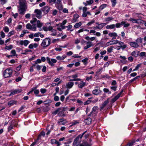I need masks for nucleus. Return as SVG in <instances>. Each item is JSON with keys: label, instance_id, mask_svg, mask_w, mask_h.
Instances as JSON below:
<instances>
[{"label": "nucleus", "instance_id": "1", "mask_svg": "<svg viewBox=\"0 0 146 146\" xmlns=\"http://www.w3.org/2000/svg\"><path fill=\"white\" fill-rule=\"evenodd\" d=\"M67 109V107L59 108L53 112L52 114L53 115H56L58 113V116L64 117L66 116V114L64 113Z\"/></svg>", "mask_w": 146, "mask_h": 146}, {"label": "nucleus", "instance_id": "2", "mask_svg": "<svg viewBox=\"0 0 146 146\" xmlns=\"http://www.w3.org/2000/svg\"><path fill=\"white\" fill-rule=\"evenodd\" d=\"M51 39L50 38H46L44 39L41 44V46L43 48L46 47L48 46L50 44Z\"/></svg>", "mask_w": 146, "mask_h": 146}, {"label": "nucleus", "instance_id": "3", "mask_svg": "<svg viewBox=\"0 0 146 146\" xmlns=\"http://www.w3.org/2000/svg\"><path fill=\"white\" fill-rule=\"evenodd\" d=\"M18 11L20 14L24 15L25 14V11H26L25 5V3H21L20 4Z\"/></svg>", "mask_w": 146, "mask_h": 146}, {"label": "nucleus", "instance_id": "4", "mask_svg": "<svg viewBox=\"0 0 146 146\" xmlns=\"http://www.w3.org/2000/svg\"><path fill=\"white\" fill-rule=\"evenodd\" d=\"M12 70L9 68L6 69L3 72V76L5 78H7L11 76Z\"/></svg>", "mask_w": 146, "mask_h": 146}, {"label": "nucleus", "instance_id": "5", "mask_svg": "<svg viewBox=\"0 0 146 146\" xmlns=\"http://www.w3.org/2000/svg\"><path fill=\"white\" fill-rule=\"evenodd\" d=\"M50 8H51L48 6H46L42 8L41 9V10L44 12L45 14H46L49 12Z\"/></svg>", "mask_w": 146, "mask_h": 146}, {"label": "nucleus", "instance_id": "6", "mask_svg": "<svg viewBox=\"0 0 146 146\" xmlns=\"http://www.w3.org/2000/svg\"><path fill=\"white\" fill-rule=\"evenodd\" d=\"M41 10L38 9H35L34 12L36 13V16L38 18L40 19L41 18V15L42 14Z\"/></svg>", "mask_w": 146, "mask_h": 146}, {"label": "nucleus", "instance_id": "7", "mask_svg": "<svg viewBox=\"0 0 146 146\" xmlns=\"http://www.w3.org/2000/svg\"><path fill=\"white\" fill-rule=\"evenodd\" d=\"M109 102V98H108L105 101L102 105L100 108V110H102L104 107H105Z\"/></svg>", "mask_w": 146, "mask_h": 146}, {"label": "nucleus", "instance_id": "8", "mask_svg": "<svg viewBox=\"0 0 146 146\" xmlns=\"http://www.w3.org/2000/svg\"><path fill=\"white\" fill-rule=\"evenodd\" d=\"M29 41L27 40H21L20 42V44L21 45H24L25 46H27L29 43Z\"/></svg>", "mask_w": 146, "mask_h": 146}, {"label": "nucleus", "instance_id": "9", "mask_svg": "<svg viewBox=\"0 0 146 146\" xmlns=\"http://www.w3.org/2000/svg\"><path fill=\"white\" fill-rule=\"evenodd\" d=\"M79 15L77 14H76L74 15L73 18L72 19V23H75L77 21V19L79 17Z\"/></svg>", "mask_w": 146, "mask_h": 146}, {"label": "nucleus", "instance_id": "10", "mask_svg": "<svg viewBox=\"0 0 146 146\" xmlns=\"http://www.w3.org/2000/svg\"><path fill=\"white\" fill-rule=\"evenodd\" d=\"M118 43L119 45V47H120V48H122V49L123 50L125 48L127 47L126 45L124 44L123 42H122L120 41Z\"/></svg>", "mask_w": 146, "mask_h": 146}, {"label": "nucleus", "instance_id": "11", "mask_svg": "<svg viewBox=\"0 0 146 146\" xmlns=\"http://www.w3.org/2000/svg\"><path fill=\"white\" fill-rule=\"evenodd\" d=\"M130 45L131 47L135 48H137L139 46V45L137 43L133 42H130Z\"/></svg>", "mask_w": 146, "mask_h": 146}, {"label": "nucleus", "instance_id": "12", "mask_svg": "<svg viewBox=\"0 0 146 146\" xmlns=\"http://www.w3.org/2000/svg\"><path fill=\"white\" fill-rule=\"evenodd\" d=\"M46 61L50 65L52 66H54V64L51 62L50 58L49 57H48L46 58Z\"/></svg>", "mask_w": 146, "mask_h": 146}, {"label": "nucleus", "instance_id": "13", "mask_svg": "<svg viewBox=\"0 0 146 146\" xmlns=\"http://www.w3.org/2000/svg\"><path fill=\"white\" fill-rule=\"evenodd\" d=\"M120 96L119 94H118L117 95L115 96L114 98L111 100V103H113L116 101L120 97Z\"/></svg>", "mask_w": 146, "mask_h": 146}, {"label": "nucleus", "instance_id": "14", "mask_svg": "<svg viewBox=\"0 0 146 146\" xmlns=\"http://www.w3.org/2000/svg\"><path fill=\"white\" fill-rule=\"evenodd\" d=\"M120 96L119 94H118L117 95L115 96L114 98L111 100V103H113L116 101L120 97Z\"/></svg>", "mask_w": 146, "mask_h": 146}, {"label": "nucleus", "instance_id": "15", "mask_svg": "<svg viewBox=\"0 0 146 146\" xmlns=\"http://www.w3.org/2000/svg\"><path fill=\"white\" fill-rule=\"evenodd\" d=\"M120 96L119 94H118L117 95L115 96L114 98L111 100V103H113L116 101L120 97Z\"/></svg>", "mask_w": 146, "mask_h": 146}, {"label": "nucleus", "instance_id": "16", "mask_svg": "<svg viewBox=\"0 0 146 146\" xmlns=\"http://www.w3.org/2000/svg\"><path fill=\"white\" fill-rule=\"evenodd\" d=\"M74 83L72 82H69L66 85L67 88H71L73 86Z\"/></svg>", "mask_w": 146, "mask_h": 146}, {"label": "nucleus", "instance_id": "17", "mask_svg": "<svg viewBox=\"0 0 146 146\" xmlns=\"http://www.w3.org/2000/svg\"><path fill=\"white\" fill-rule=\"evenodd\" d=\"M17 102L14 100H11L9 101L8 103V105L10 106L16 104Z\"/></svg>", "mask_w": 146, "mask_h": 146}, {"label": "nucleus", "instance_id": "18", "mask_svg": "<svg viewBox=\"0 0 146 146\" xmlns=\"http://www.w3.org/2000/svg\"><path fill=\"white\" fill-rule=\"evenodd\" d=\"M100 91H99L98 89H95L92 91V93L93 94L97 95L100 93Z\"/></svg>", "mask_w": 146, "mask_h": 146}, {"label": "nucleus", "instance_id": "19", "mask_svg": "<svg viewBox=\"0 0 146 146\" xmlns=\"http://www.w3.org/2000/svg\"><path fill=\"white\" fill-rule=\"evenodd\" d=\"M131 55L135 57H137L139 55V52H136L135 51H133L131 53Z\"/></svg>", "mask_w": 146, "mask_h": 146}, {"label": "nucleus", "instance_id": "20", "mask_svg": "<svg viewBox=\"0 0 146 146\" xmlns=\"http://www.w3.org/2000/svg\"><path fill=\"white\" fill-rule=\"evenodd\" d=\"M91 119L90 118H88L85 120V122L87 124H89L91 122Z\"/></svg>", "mask_w": 146, "mask_h": 146}, {"label": "nucleus", "instance_id": "21", "mask_svg": "<svg viewBox=\"0 0 146 146\" xmlns=\"http://www.w3.org/2000/svg\"><path fill=\"white\" fill-rule=\"evenodd\" d=\"M115 27V25L114 24L111 25H108L106 26V28L107 29H113Z\"/></svg>", "mask_w": 146, "mask_h": 146}, {"label": "nucleus", "instance_id": "22", "mask_svg": "<svg viewBox=\"0 0 146 146\" xmlns=\"http://www.w3.org/2000/svg\"><path fill=\"white\" fill-rule=\"evenodd\" d=\"M79 122L76 120H74L71 123V125H70V127L73 126L75 125L79 124Z\"/></svg>", "mask_w": 146, "mask_h": 146}, {"label": "nucleus", "instance_id": "23", "mask_svg": "<svg viewBox=\"0 0 146 146\" xmlns=\"http://www.w3.org/2000/svg\"><path fill=\"white\" fill-rule=\"evenodd\" d=\"M45 133L43 131L41 132L40 134L38 136V137L37 138V140H38L39 139H40V137H41V136H44L45 135Z\"/></svg>", "mask_w": 146, "mask_h": 146}, {"label": "nucleus", "instance_id": "24", "mask_svg": "<svg viewBox=\"0 0 146 146\" xmlns=\"http://www.w3.org/2000/svg\"><path fill=\"white\" fill-rule=\"evenodd\" d=\"M82 83L79 84L78 85V87L79 88H82L83 87L85 86L86 83L85 82H82Z\"/></svg>", "mask_w": 146, "mask_h": 146}, {"label": "nucleus", "instance_id": "25", "mask_svg": "<svg viewBox=\"0 0 146 146\" xmlns=\"http://www.w3.org/2000/svg\"><path fill=\"white\" fill-rule=\"evenodd\" d=\"M82 23L81 22L76 23L74 26V27L76 28H77L81 26Z\"/></svg>", "mask_w": 146, "mask_h": 146}, {"label": "nucleus", "instance_id": "26", "mask_svg": "<svg viewBox=\"0 0 146 146\" xmlns=\"http://www.w3.org/2000/svg\"><path fill=\"white\" fill-rule=\"evenodd\" d=\"M36 24L37 27L39 28L41 27L42 25V23H41L40 21L39 20L37 21Z\"/></svg>", "mask_w": 146, "mask_h": 146}, {"label": "nucleus", "instance_id": "27", "mask_svg": "<svg viewBox=\"0 0 146 146\" xmlns=\"http://www.w3.org/2000/svg\"><path fill=\"white\" fill-rule=\"evenodd\" d=\"M114 48V47L113 46H111L110 47H108L107 48V52L109 53H110L113 50V49Z\"/></svg>", "mask_w": 146, "mask_h": 146}, {"label": "nucleus", "instance_id": "28", "mask_svg": "<svg viewBox=\"0 0 146 146\" xmlns=\"http://www.w3.org/2000/svg\"><path fill=\"white\" fill-rule=\"evenodd\" d=\"M124 24V21H123L121 22L120 23H116L115 25L116 27L117 28H118L120 27L121 25H122Z\"/></svg>", "mask_w": 146, "mask_h": 146}, {"label": "nucleus", "instance_id": "29", "mask_svg": "<svg viewBox=\"0 0 146 146\" xmlns=\"http://www.w3.org/2000/svg\"><path fill=\"white\" fill-rule=\"evenodd\" d=\"M107 6L106 4H103L101 5L99 7V11H101L104 9V8L106 7Z\"/></svg>", "mask_w": 146, "mask_h": 146}, {"label": "nucleus", "instance_id": "30", "mask_svg": "<svg viewBox=\"0 0 146 146\" xmlns=\"http://www.w3.org/2000/svg\"><path fill=\"white\" fill-rule=\"evenodd\" d=\"M108 35L109 36L111 37L115 36H117V33H110Z\"/></svg>", "mask_w": 146, "mask_h": 146}, {"label": "nucleus", "instance_id": "31", "mask_svg": "<svg viewBox=\"0 0 146 146\" xmlns=\"http://www.w3.org/2000/svg\"><path fill=\"white\" fill-rule=\"evenodd\" d=\"M140 77V76H137L135 77L134 78H133L131 80L129 81V82L130 83L132 82L135 81L137 79H138Z\"/></svg>", "mask_w": 146, "mask_h": 146}, {"label": "nucleus", "instance_id": "32", "mask_svg": "<svg viewBox=\"0 0 146 146\" xmlns=\"http://www.w3.org/2000/svg\"><path fill=\"white\" fill-rule=\"evenodd\" d=\"M57 8L60 11L62 10L63 8V6L61 3L60 4L58 5Z\"/></svg>", "mask_w": 146, "mask_h": 146}, {"label": "nucleus", "instance_id": "33", "mask_svg": "<svg viewBox=\"0 0 146 146\" xmlns=\"http://www.w3.org/2000/svg\"><path fill=\"white\" fill-rule=\"evenodd\" d=\"M13 47V46L12 45H10L9 46H6L5 48V49L9 50L11 49Z\"/></svg>", "mask_w": 146, "mask_h": 146}, {"label": "nucleus", "instance_id": "34", "mask_svg": "<svg viewBox=\"0 0 146 146\" xmlns=\"http://www.w3.org/2000/svg\"><path fill=\"white\" fill-rule=\"evenodd\" d=\"M86 44H87L86 46L88 48H89L93 46V45L92 44V42L90 41L87 42Z\"/></svg>", "mask_w": 146, "mask_h": 146}, {"label": "nucleus", "instance_id": "35", "mask_svg": "<svg viewBox=\"0 0 146 146\" xmlns=\"http://www.w3.org/2000/svg\"><path fill=\"white\" fill-rule=\"evenodd\" d=\"M65 121V119L64 118L61 119L59 120L58 121V122L60 123V124H64L63 122Z\"/></svg>", "mask_w": 146, "mask_h": 146}, {"label": "nucleus", "instance_id": "36", "mask_svg": "<svg viewBox=\"0 0 146 146\" xmlns=\"http://www.w3.org/2000/svg\"><path fill=\"white\" fill-rule=\"evenodd\" d=\"M88 60V58H85L84 59L82 60V62H83L85 65L87 63V61Z\"/></svg>", "mask_w": 146, "mask_h": 146}, {"label": "nucleus", "instance_id": "37", "mask_svg": "<svg viewBox=\"0 0 146 146\" xmlns=\"http://www.w3.org/2000/svg\"><path fill=\"white\" fill-rule=\"evenodd\" d=\"M26 27L28 29H31L32 28V26L30 23H28L26 25Z\"/></svg>", "mask_w": 146, "mask_h": 146}, {"label": "nucleus", "instance_id": "38", "mask_svg": "<svg viewBox=\"0 0 146 146\" xmlns=\"http://www.w3.org/2000/svg\"><path fill=\"white\" fill-rule=\"evenodd\" d=\"M104 91L105 93H108V94H110L111 93V92L110 91L109 89L106 88H104L103 90Z\"/></svg>", "mask_w": 146, "mask_h": 146}, {"label": "nucleus", "instance_id": "39", "mask_svg": "<svg viewBox=\"0 0 146 146\" xmlns=\"http://www.w3.org/2000/svg\"><path fill=\"white\" fill-rule=\"evenodd\" d=\"M113 19V18L112 17H108L107 18H106L105 19V21H110L111 20Z\"/></svg>", "mask_w": 146, "mask_h": 146}, {"label": "nucleus", "instance_id": "40", "mask_svg": "<svg viewBox=\"0 0 146 146\" xmlns=\"http://www.w3.org/2000/svg\"><path fill=\"white\" fill-rule=\"evenodd\" d=\"M112 2V6L113 7H114L115 5L116 2V0H111Z\"/></svg>", "mask_w": 146, "mask_h": 146}, {"label": "nucleus", "instance_id": "41", "mask_svg": "<svg viewBox=\"0 0 146 146\" xmlns=\"http://www.w3.org/2000/svg\"><path fill=\"white\" fill-rule=\"evenodd\" d=\"M96 115V112H93L92 113V111L90 112V114L88 115V116L90 117L92 116H95Z\"/></svg>", "mask_w": 146, "mask_h": 146}, {"label": "nucleus", "instance_id": "42", "mask_svg": "<svg viewBox=\"0 0 146 146\" xmlns=\"http://www.w3.org/2000/svg\"><path fill=\"white\" fill-rule=\"evenodd\" d=\"M55 141V143L57 145V146H59L60 145V143L58 141H56L55 139H52L51 141Z\"/></svg>", "mask_w": 146, "mask_h": 146}, {"label": "nucleus", "instance_id": "43", "mask_svg": "<svg viewBox=\"0 0 146 146\" xmlns=\"http://www.w3.org/2000/svg\"><path fill=\"white\" fill-rule=\"evenodd\" d=\"M15 91V93L16 94L19 93L21 92L22 91V90L21 89H17V90H14Z\"/></svg>", "mask_w": 146, "mask_h": 146}, {"label": "nucleus", "instance_id": "44", "mask_svg": "<svg viewBox=\"0 0 146 146\" xmlns=\"http://www.w3.org/2000/svg\"><path fill=\"white\" fill-rule=\"evenodd\" d=\"M93 2V0H89L88 1H86V3H87L88 5H90L92 4Z\"/></svg>", "mask_w": 146, "mask_h": 146}, {"label": "nucleus", "instance_id": "45", "mask_svg": "<svg viewBox=\"0 0 146 146\" xmlns=\"http://www.w3.org/2000/svg\"><path fill=\"white\" fill-rule=\"evenodd\" d=\"M107 23H102L100 24V25H101V26H100V29H101L102 28L104 27L105 26L106 24Z\"/></svg>", "mask_w": 146, "mask_h": 146}, {"label": "nucleus", "instance_id": "46", "mask_svg": "<svg viewBox=\"0 0 146 146\" xmlns=\"http://www.w3.org/2000/svg\"><path fill=\"white\" fill-rule=\"evenodd\" d=\"M14 34V31H10L9 33L8 36L9 37H10L12 35H13Z\"/></svg>", "mask_w": 146, "mask_h": 146}, {"label": "nucleus", "instance_id": "47", "mask_svg": "<svg viewBox=\"0 0 146 146\" xmlns=\"http://www.w3.org/2000/svg\"><path fill=\"white\" fill-rule=\"evenodd\" d=\"M56 0H47V1L50 3H56Z\"/></svg>", "mask_w": 146, "mask_h": 146}, {"label": "nucleus", "instance_id": "48", "mask_svg": "<svg viewBox=\"0 0 146 146\" xmlns=\"http://www.w3.org/2000/svg\"><path fill=\"white\" fill-rule=\"evenodd\" d=\"M117 88V86H113L111 87L110 88L111 89L114 90V91H115L116 90Z\"/></svg>", "mask_w": 146, "mask_h": 146}, {"label": "nucleus", "instance_id": "49", "mask_svg": "<svg viewBox=\"0 0 146 146\" xmlns=\"http://www.w3.org/2000/svg\"><path fill=\"white\" fill-rule=\"evenodd\" d=\"M146 55V53L145 52H141L140 53L139 56L141 57L145 56Z\"/></svg>", "mask_w": 146, "mask_h": 146}, {"label": "nucleus", "instance_id": "50", "mask_svg": "<svg viewBox=\"0 0 146 146\" xmlns=\"http://www.w3.org/2000/svg\"><path fill=\"white\" fill-rule=\"evenodd\" d=\"M124 24H123V26L124 27H127L130 26V24L129 23L125 24V22L124 21Z\"/></svg>", "mask_w": 146, "mask_h": 146}, {"label": "nucleus", "instance_id": "51", "mask_svg": "<svg viewBox=\"0 0 146 146\" xmlns=\"http://www.w3.org/2000/svg\"><path fill=\"white\" fill-rule=\"evenodd\" d=\"M98 107L97 106H94L92 108V113L93 112H96V110L97 109Z\"/></svg>", "mask_w": 146, "mask_h": 146}, {"label": "nucleus", "instance_id": "52", "mask_svg": "<svg viewBox=\"0 0 146 146\" xmlns=\"http://www.w3.org/2000/svg\"><path fill=\"white\" fill-rule=\"evenodd\" d=\"M0 35L2 38L5 37V34L3 31H1L0 33Z\"/></svg>", "mask_w": 146, "mask_h": 146}, {"label": "nucleus", "instance_id": "53", "mask_svg": "<svg viewBox=\"0 0 146 146\" xmlns=\"http://www.w3.org/2000/svg\"><path fill=\"white\" fill-rule=\"evenodd\" d=\"M40 91L42 94H44L46 92V90L45 89L42 88L41 89Z\"/></svg>", "mask_w": 146, "mask_h": 146}, {"label": "nucleus", "instance_id": "54", "mask_svg": "<svg viewBox=\"0 0 146 146\" xmlns=\"http://www.w3.org/2000/svg\"><path fill=\"white\" fill-rule=\"evenodd\" d=\"M11 52L12 54H13V56H16V52L15 50H12L11 51Z\"/></svg>", "mask_w": 146, "mask_h": 146}, {"label": "nucleus", "instance_id": "55", "mask_svg": "<svg viewBox=\"0 0 146 146\" xmlns=\"http://www.w3.org/2000/svg\"><path fill=\"white\" fill-rule=\"evenodd\" d=\"M59 98L57 96H55L54 98V100L55 101H58L59 100Z\"/></svg>", "mask_w": 146, "mask_h": 146}, {"label": "nucleus", "instance_id": "56", "mask_svg": "<svg viewBox=\"0 0 146 146\" xmlns=\"http://www.w3.org/2000/svg\"><path fill=\"white\" fill-rule=\"evenodd\" d=\"M91 102V101L88 100L84 103V105L89 104Z\"/></svg>", "mask_w": 146, "mask_h": 146}, {"label": "nucleus", "instance_id": "57", "mask_svg": "<svg viewBox=\"0 0 146 146\" xmlns=\"http://www.w3.org/2000/svg\"><path fill=\"white\" fill-rule=\"evenodd\" d=\"M57 11L56 9H55L53 11L52 13V14L53 15H55L57 14Z\"/></svg>", "mask_w": 146, "mask_h": 146}, {"label": "nucleus", "instance_id": "58", "mask_svg": "<svg viewBox=\"0 0 146 146\" xmlns=\"http://www.w3.org/2000/svg\"><path fill=\"white\" fill-rule=\"evenodd\" d=\"M142 65V63H140V64H137V66H136V67H135V68H136V69L138 70L139 67H141Z\"/></svg>", "mask_w": 146, "mask_h": 146}, {"label": "nucleus", "instance_id": "59", "mask_svg": "<svg viewBox=\"0 0 146 146\" xmlns=\"http://www.w3.org/2000/svg\"><path fill=\"white\" fill-rule=\"evenodd\" d=\"M35 62V64H37L38 63H40L41 62V60L40 59H38Z\"/></svg>", "mask_w": 146, "mask_h": 146}, {"label": "nucleus", "instance_id": "60", "mask_svg": "<svg viewBox=\"0 0 146 146\" xmlns=\"http://www.w3.org/2000/svg\"><path fill=\"white\" fill-rule=\"evenodd\" d=\"M4 31L5 32L7 33L9 31V29L8 27H5L4 29Z\"/></svg>", "mask_w": 146, "mask_h": 146}, {"label": "nucleus", "instance_id": "61", "mask_svg": "<svg viewBox=\"0 0 146 146\" xmlns=\"http://www.w3.org/2000/svg\"><path fill=\"white\" fill-rule=\"evenodd\" d=\"M136 41L137 42H138L141 43L142 42V38H138L137 39Z\"/></svg>", "mask_w": 146, "mask_h": 146}, {"label": "nucleus", "instance_id": "62", "mask_svg": "<svg viewBox=\"0 0 146 146\" xmlns=\"http://www.w3.org/2000/svg\"><path fill=\"white\" fill-rule=\"evenodd\" d=\"M46 66H43V68L42 69V71L43 72H45L46 71Z\"/></svg>", "mask_w": 146, "mask_h": 146}, {"label": "nucleus", "instance_id": "63", "mask_svg": "<svg viewBox=\"0 0 146 146\" xmlns=\"http://www.w3.org/2000/svg\"><path fill=\"white\" fill-rule=\"evenodd\" d=\"M129 21H132L133 23H135L136 22V19H133L132 18H131L129 20Z\"/></svg>", "mask_w": 146, "mask_h": 146}, {"label": "nucleus", "instance_id": "64", "mask_svg": "<svg viewBox=\"0 0 146 146\" xmlns=\"http://www.w3.org/2000/svg\"><path fill=\"white\" fill-rule=\"evenodd\" d=\"M128 59L131 62H132L133 60V58L132 56H130L128 58Z\"/></svg>", "mask_w": 146, "mask_h": 146}]
</instances>
